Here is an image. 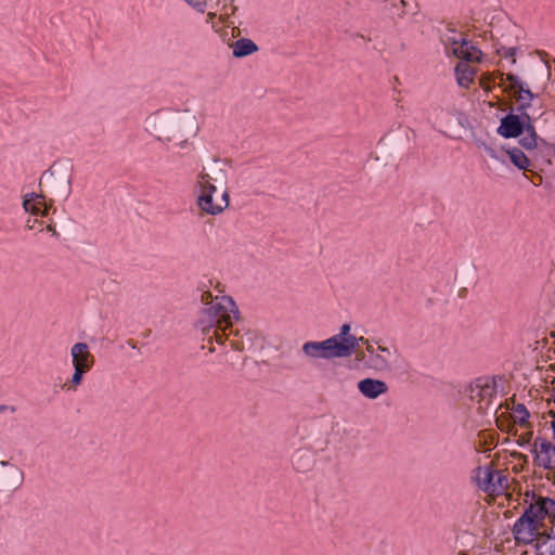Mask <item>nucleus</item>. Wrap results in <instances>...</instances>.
<instances>
[{"label":"nucleus","instance_id":"1","mask_svg":"<svg viewBox=\"0 0 555 555\" xmlns=\"http://www.w3.org/2000/svg\"><path fill=\"white\" fill-rule=\"evenodd\" d=\"M203 307L198 311L195 328L203 335L204 341L222 345L223 336L238 319V310L234 300L229 296H212L210 292H203L201 295Z\"/></svg>","mask_w":555,"mask_h":555},{"label":"nucleus","instance_id":"2","mask_svg":"<svg viewBox=\"0 0 555 555\" xmlns=\"http://www.w3.org/2000/svg\"><path fill=\"white\" fill-rule=\"evenodd\" d=\"M146 130L159 141H177L183 145L196 135L198 122L195 114L184 111H158L145 120Z\"/></svg>","mask_w":555,"mask_h":555},{"label":"nucleus","instance_id":"3","mask_svg":"<svg viewBox=\"0 0 555 555\" xmlns=\"http://www.w3.org/2000/svg\"><path fill=\"white\" fill-rule=\"evenodd\" d=\"M531 496L532 502L513 527L515 539L524 544H534L538 535L542 533L543 520L546 517H555L554 500L535 496L534 493Z\"/></svg>","mask_w":555,"mask_h":555},{"label":"nucleus","instance_id":"4","mask_svg":"<svg viewBox=\"0 0 555 555\" xmlns=\"http://www.w3.org/2000/svg\"><path fill=\"white\" fill-rule=\"evenodd\" d=\"M441 42L447 54H452L465 62H480L481 60V51L473 46L463 33L457 31L450 25L442 33Z\"/></svg>","mask_w":555,"mask_h":555},{"label":"nucleus","instance_id":"5","mask_svg":"<svg viewBox=\"0 0 555 555\" xmlns=\"http://www.w3.org/2000/svg\"><path fill=\"white\" fill-rule=\"evenodd\" d=\"M468 396L477 404L480 414H487L491 410L495 415L501 405L492 408V399L496 396V384L493 378L480 377L474 380L469 385Z\"/></svg>","mask_w":555,"mask_h":555},{"label":"nucleus","instance_id":"6","mask_svg":"<svg viewBox=\"0 0 555 555\" xmlns=\"http://www.w3.org/2000/svg\"><path fill=\"white\" fill-rule=\"evenodd\" d=\"M39 186L52 195L67 199L72 193V175L67 169L55 168L54 166L44 171L40 178Z\"/></svg>","mask_w":555,"mask_h":555},{"label":"nucleus","instance_id":"7","mask_svg":"<svg viewBox=\"0 0 555 555\" xmlns=\"http://www.w3.org/2000/svg\"><path fill=\"white\" fill-rule=\"evenodd\" d=\"M217 192V186L195 188L196 206L199 210V216H217L221 214L230 204V195L224 189L220 201H214V194Z\"/></svg>","mask_w":555,"mask_h":555},{"label":"nucleus","instance_id":"8","mask_svg":"<svg viewBox=\"0 0 555 555\" xmlns=\"http://www.w3.org/2000/svg\"><path fill=\"white\" fill-rule=\"evenodd\" d=\"M228 183V173L224 162L214 158L208 166H203L196 175L195 188L206 186H225Z\"/></svg>","mask_w":555,"mask_h":555},{"label":"nucleus","instance_id":"9","mask_svg":"<svg viewBox=\"0 0 555 555\" xmlns=\"http://www.w3.org/2000/svg\"><path fill=\"white\" fill-rule=\"evenodd\" d=\"M505 81L508 82L505 91L512 92L515 100L519 103L516 107V111L518 113H527L526 111L531 106V102L535 98V94L532 93L527 85L514 74H502L499 85L502 86L505 83Z\"/></svg>","mask_w":555,"mask_h":555},{"label":"nucleus","instance_id":"10","mask_svg":"<svg viewBox=\"0 0 555 555\" xmlns=\"http://www.w3.org/2000/svg\"><path fill=\"white\" fill-rule=\"evenodd\" d=\"M528 124H531V117L528 113H519L518 115L509 113L501 119L496 132L506 139L518 138Z\"/></svg>","mask_w":555,"mask_h":555},{"label":"nucleus","instance_id":"11","mask_svg":"<svg viewBox=\"0 0 555 555\" xmlns=\"http://www.w3.org/2000/svg\"><path fill=\"white\" fill-rule=\"evenodd\" d=\"M366 352L369 367L378 372L390 371L392 351L388 347L379 345V341L376 340L373 344H367Z\"/></svg>","mask_w":555,"mask_h":555},{"label":"nucleus","instance_id":"12","mask_svg":"<svg viewBox=\"0 0 555 555\" xmlns=\"http://www.w3.org/2000/svg\"><path fill=\"white\" fill-rule=\"evenodd\" d=\"M531 453L534 455L535 466L544 469H555V444L544 438H537L531 446Z\"/></svg>","mask_w":555,"mask_h":555},{"label":"nucleus","instance_id":"13","mask_svg":"<svg viewBox=\"0 0 555 555\" xmlns=\"http://www.w3.org/2000/svg\"><path fill=\"white\" fill-rule=\"evenodd\" d=\"M301 352L307 360L337 358L333 338L322 341H306L301 347Z\"/></svg>","mask_w":555,"mask_h":555},{"label":"nucleus","instance_id":"14","mask_svg":"<svg viewBox=\"0 0 555 555\" xmlns=\"http://www.w3.org/2000/svg\"><path fill=\"white\" fill-rule=\"evenodd\" d=\"M51 203L52 201L49 203L46 201L43 193H30L24 196L23 208L26 212H29L34 216H47L51 207Z\"/></svg>","mask_w":555,"mask_h":555},{"label":"nucleus","instance_id":"15","mask_svg":"<svg viewBox=\"0 0 555 555\" xmlns=\"http://www.w3.org/2000/svg\"><path fill=\"white\" fill-rule=\"evenodd\" d=\"M70 357L74 367L90 371L94 363V357L86 343H76L70 348Z\"/></svg>","mask_w":555,"mask_h":555},{"label":"nucleus","instance_id":"16","mask_svg":"<svg viewBox=\"0 0 555 555\" xmlns=\"http://www.w3.org/2000/svg\"><path fill=\"white\" fill-rule=\"evenodd\" d=\"M333 339H334V346H335L337 358H349L354 352H357L358 360L362 361L365 359V353L363 351H357L358 344H357V337L354 335L345 337L338 341H337V338H333Z\"/></svg>","mask_w":555,"mask_h":555},{"label":"nucleus","instance_id":"17","mask_svg":"<svg viewBox=\"0 0 555 555\" xmlns=\"http://www.w3.org/2000/svg\"><path fill=\"white\" fill-rule=\"evenodd\" d=\"M358 389L365 398L376 399L388 391V386L380 379L364 378L358 383Z\"/></svg>","mask_w":555,"mask_h":555},{"label":"nucleus","instance_id":"18","mask_svg":"<svg viewBox=\"0 0 555 555\" xmlns=\"http://www.w3.org/2000/svg\"><path fill=\"white\" fill-rule=\"evenodd\" d=\"M315 464L314 454L310 449H297L292 456V465L298 473L310 472Z\"/></svg>","mask_w":555,"mask_h":555},{"label":"nucleus","instance_id":"19","mask_svg":"<svg viewBox=\"0 0 555 555\" xmlns=\"http://www.w3.org/2000/svg\"><path fill=\"white\" fill-rule=\"evenodd\" d=\"M537 555H555V534L542 531L533 544Z\"/></svg>","mask_w":555,"mask_h":555},{"label":"nucleus","instance_id":"20","mask_svg":"<svg viewBox=\"0 0 555 555\" xmlns=\"http://www.w3.org/2000/svg\"><path fill=\"white\" fill-rule=\"evenodd\" d=\"M231 47L233 56L237 59L250 55L258 51V46L248 38H241Z\"/></svg>","mask_w":555,"mask_h":555},{"label":"nucleus","instance_id":"21","mask_svg":"<svg viewBox=\"0 0 555 555\" xmlns=\"http://www.w3.org/2000/svg\"><path fill=\"white\" fill-rule=\"evenodd\" d=\"M469 62H460L455 66V76L457 83L463 88H468L473 82L475 68L468 64Z\"/></svg>","mask_w":555,"mask_h":555},{"label":"nucleus","instance_id":"22","mask_svg":"<svg viewBox=\"0 0 555 555\" xmlns=\"http://www.w3.org/2000/svg\"><path fill=\"white\" fill-rule=\"evenodd\" d=\"M524 131L526 134L519 140V144L527 151L534 150L538 146V134L532 122Z\"/></svg>","mask_w":555,"mask_h":555},{"label":"nucleus","instance_id":"23","mask_svg":"<svg viewBox=\"0 0 555 555\" xmlns=\"http://www.w3.org/2000/svg\"><path fill=\"white\" fill-rule=\"evenodd\" d=\"M507 154L509 155V159L513 163V165L516 166L518 169H528L530 165L529 158L520 149L514 147L512 150H508Z\"/></svg>","mask_w":555,"mask_h":555},{"label":"nucleus","instance_id":"24","mask_svg":"<svg viewBox=\"0 0 555 555\" xmlns=\"http://www.w3.org/2000/svg\"><path fill=\"white\" fill-rule=\"evenodd\" d=\"M495 475L498 472L490 470L489 468L482 472V476L478 477L479 486L483 491H495Z\"/></svg>","mask_w":555,"mask_h":555},{"label":"nucleus","instance_id":"25","mask_svg":"<svg viewBox=\"0 0 555 555\" xmlns=\"http://www.w3.org/2000/svg\"><path fill=\"white\" fill-rule=\"evenodd\" d=\"M253 345V333L250 331L240 330V343H233V349L242 352L249 350Z\"/></svg>","mask_w":555,"mask_h":555},{"label":"nucleus","instance_id":"26","mask_svg":"<svg viewBox=\"0 0 555 555\" xmlns=\"http://www.w3.org/2000/svg\"><path fill=\"white\" fill-rule=\"evenodd\" d=\"M529 416H530V414H529L528 410L521 403H518L515 406V409L513 411V415H512L514 423L519 424L522 427H529V422H528Z\"/></svg>","mask_w":555,"mask_h":555},{"label":"nucleus","instance_id":"27","mask_svg":"<svg viewBox=\"0 0 555 555\" xmlns=\"http://www.w3.org/2000/svg\"><path fill=\"white\" fill-rule=\"evenodd\" d=\"M87 372L89 371L81 367H74V374L70 379V388L75 389L77 386H79L81 384L83 374H86Z\"/></svg>","mask_w":555,"mask_h":555},{"label":"nucleus","instance_id":"28","mask_svg":"<svg viewBox=\"0 0 555 555\" xmlns=\"http://www.w3.org/2000/svg\"><path fill=\"white\" fill-rule=\"evenodd\" d=\"M230 332L223 336V341L228 340L233 348V343H240V330L236 328L235 331L232 330V327L229 328Z\"/></svg>","mask_w":555,"mask_h":555},{"label":"nucleus","instance_id":"29","mask_svg":"<svg viewBox=\"0 0 555 555\" xmlns=\"http://www.w3.org/2000/svg\"><path fill=\"white\" fill-rule=\"evenodd\" d=\"M350 330H351L350 324L345 323L341 325L339 333L336 335H333L331 338H337V341L341 340L345 337L351 336Z\"/></svg>","mask_w":555,"mask_h":555},{"label":"nucleus","instance_id":"30","mask_svg":"<svg viewBox=\"0 0 555 555\" xmlns=\"http://www.w3.org/2000/svg\"><path fill=\"white\" fill-rule=\"evenodd\" d=\"M192 8H194L197 12L204 13L206 9V0H185Z\"/></svg>","mask_w":555,"mask_h":555},{"label":"nucleus","instance_id":"31","mask_svg":"<svg viewBox=\"0 0 555 555\" xmlns=\"http://www.w3.org/2000/svg\"><path fill=\"white\" fill-rule=\"evenodd\" d=\"M532 430H529V431H526L524 434H521L517 440V443L520 446V447H525L527 444H530V441L532 439Z\"/></svg>","mask_w":555,"mask_h":555},{"label":"nucleus","instance_id":"32","mask_svg":"<svg viewBox=\"0 0 555 555\" xmlns=\"http://www.w3.org/2000/svg\"><path fill=\"white\" fill-rule=\"evenodd\" d=\"M517 51H518V48H516V47L505 49L504 57H511L512 64H515L516 63L515 56H516Z\"/></svg>","mask_w":555,"mask_h":555},{"label":"nucleus","instance_id":"33","mask_svg":"<svg viewBox=\"0 0 555 555\" xmlns=\"http://www.w3.org/2000/svg\"><path fill=\"white\" fill-rule=\"evenodd\" d=\"M374 341H375V340H370V339H367V338H365V337H363V336H361V337H357V344H358V346H359L360 344L364 345V346H365V350H367V344H373Z\"/></svg>","mask_w":555,"mask_h":555},{"label":"nucleus","instance_id":"34","mask_svg":"<svg viewBox=\"0 0 555 555\" xmlns=\"http://www.w3.org/2000/svg\"><path fill=\"white\" fill-rule=\"evenodd\" d=\"M503 482H507V478L505 476H502L499 472L498 475H495V485L499 483L500 487H503Z\"/></svg>","mask_w":555,"mask_h":555},{"label":"nucleus","instance_id":"35","mask_svg":"<svg viewBox=\"0 0 555 555\" xmlns=\"http://www.w3.org/2000/svg\"><path fill=\"white\" fill-rule=\"evenodd\" d=\"M37 223H39L38 219H36V218H35V219H30V218H29V219L27 220V222H26V228H27L28 230H34Z\"/></svg>","mask_w":555,"mask_h":555},{"label":"nucleus","instance_id":"36","mask_svg":"<svg viewBox=\"0 0 555 555\" xmlns=\"http://www.w3.org/2000/svg\"><path fill=\"white\" fill-rule=\"evenodd\" d=\"M13 472L17 476L16 487H18L23 479L22 472L20 469H17L16 467L13 468Z\"/></svg>","mask_w":555,"mask_h":555},{"label":"nucleus","instance_id":"37","mask_svg":"<svg viewBox=\"0 0 555 555\" xmlns=\"http://www.w3.org/2000/svg\"><path fill=\"white\" fill-rule=\"evenodd\" d=\"M225 11H227V14H229V11L231 14H234V12L236 11V7L231 4L228 9V7H224Z\"/></svg>","mask_w":555,"mask_h":555},{"label":"nucleus","instance_id":"38","mask_svg":"<svg viewBox=\"0 0 555 555\" xmlns=\"http://www.w3.org/2000/svg\"><path fill=\"white\" fill-rule=\"evenodd\" d=\"M516 456L518 459H521L524 461V463H528V455L519 453V454H516Z\"/></svg>","mask_w":555,"mask_h":555},{"label":"nucleus","instance_id":"39","mask_svg":"<svg viewBox=\"0 0 555 555\" xmlns=\"http://www.w3.org/2000/svg\"><path fill=\"white\" fill-rule=\"evenodd\" d=\"M505 47H501L500 49H498V53L502 56H504V53H505Z\"/></svg>","mask_w":555,"mask_h":555},{"label":"nucleus","instance_id":"40","mask_svg":"<svg viewBox=\"0 0 555 555\" xmlns=\"http://www.w3.org/2000/svg\"><path fill=\"white\" fill-rule=\"evenodd\" d=\"M47 230L53 232L54 235H57L55 229L51 224L47 227Z\"/></svg>","mask_w":555,"mask_h":555},{"label":"nucleus","instance_id":"41","mask_svg":"<svg viewBox=\"0 0 555 555\" xmlns=\"http://www.w3.org/2000/svg\"><path fill=\"white\" fill-rule=\"evenodd\" d=\"M208 22H212V20L216 17V13H208Z\"/></svg>","mask_w":555,"mask_h":555},{"label":"nucleus","instance_id":"42","mask_svg":"<svg viewBox=\"0 0 555 555\" xmlns=\"http://www.w3.org/2000/svg\"><path fill=\"white\" fill-rule=\"evenodd\" d=\"M552 429H553V434H554V438H555V416H554V421H552Z\"/></svg>","mask_w":555,"mask_h":555},{"label":"nucleus","instance_id":"43","mask_svg":"<svg viewBox=\"0 0 555 555\" xmlns=\"http://www.w3.org/2000/svg\"><path fill=\"white\" fill-rule=\"evenodd\" d=\"M7 410V405H0V412Z\"/></svg>","mask_w":555,"mask_h":555},{"label":"nucleus","instance_id":"44","mask_svg":"<svg viewBox=\"0 0 555 555\" xmlns=\"http://www.w3.org/2000/svg\"><path fill=\"white\" fill-rule=\"evenodd\" d=\"M209 351H210V352H214V351H215V348H214V347H209Z\"/></svg>","mask_w":555,"mask_h":555},{"label":"nucleus","instance_id":"45","mask_svg":"<svg viewBox=\"0 0 555 555\" xmlns=\"http://www.w3.org/2000/svg\"><path fill=\"white\" fill-rule=\"evenodd\" d=\"M400 3H401L402 5H405V1H404V0H401V1H400Z\"/></svg>","mask_w":555,"mask_h":555}]
</instances>
